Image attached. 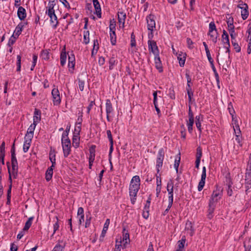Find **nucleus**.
I'll return each mask as SVG.
<instances>
[{
	"label": "nucleus",
	"instance_id": "46",
	"mask_svg": "<svg viewBox=\"0 0 251 251\" xmlns=\"http://www.w3.org/2000/svg\"><path fill=\"white\" fill-rule=\"evenodd\" d=\"M55 153L56 151L54 150H51L49 152V159L51 163H56V159H55Z\"/></svg>",
	"mask_w": 251,
	"mask_h": 251
},
{
	"label": "nucleus",
	"instance_id": "36",
	"mask_svg": "<svg viewBox=\"0 0 251 251\" xmlns=\"http://www.w3.org/2000/svg\"><path fill=\"white\" fill-rule=\"evenodd\" d=\"M244 7H242L241 14L243 20H246L249 16L248 5L247 4H243Z\"/></svg>",
	"mask_w": 251,
	"mask_h": 251
},
{
	"label": "nucleus",
	"instance_id": "3",
	"mask_svg": "<svg viewBox=\"0 0 251 251\" xmlns=\"http://www.w3.org/2000/svg\"><path fill=\"white\" fill-rule=\"evenodd\" d=\"M165 151L164 148H160L157 152L156 158V170L157 173H159L163 166L164 160Z\"/></svg>",
	"mask_w": 251,
	"mask_h": 251
},
{
	"label": "nucleus",
	"instance_id": "61",
	"mask_svg": "<svg viewBox=\"0 0 251 251\" xmlns=\"http://www.w3.org/2000/svg\"><path fill=\"white\" fill-rule=\"evenodd\" d=\"M116 22L114 19L110 20L109 24L110 31H116Z\"/></svg>",
	"mask_w": 251,
	"mask_h": 251
},
{
	"label": "nucleus",
	"instance_id": "54",
	"mask_svg": "<svg viewBox=\"0 0 251 251\" xmlns=\"http://www.w3.org/2000/svg\"><path fill=\"white\" fill-rule=\"evenodd\" d=\"M245 193L248 195L250 192L249 190L251 189V180H245Z\"/></svg>",
	"mask_w": 251,
	"mask_h": 251
},
{
	"label": "nucleus",
	"instance_id": "58",
	"mask_svg": "<svg viewBox=\"0 0 251 251\" xmlns=\"http://www.w3.org/2000/svg\"><path fill=\"white\" fill-rule=\"evenodd\" d=\"M156 180V187H162V181H161V174L156 172L155 174Z\"/></svg>",
	"mask_w": 251,
	"mask_h": 251
},
{
	"label": "nucleus",
	"instance_id": "41",
	"mask_svg": "<svg viewBox=\"0 0 251 251\" xmlns=\"http://www.w3.org/2000/svg\"><path fill=\"white\" fill-rule=\"evenodd\" d=\"M185 77L187 78V85L186 89H192L193 83L192 82L191 77L189 73L186 72L185 74Z\"/></svg>",
	"mask_w": 251,
	"mask_h": 251
},
{
	"label": "nucleus",
	"instance_id": "12",
	"mask_svg": "<svg viewBox=\"0 0 251 251\" xmlns=\"http://www.w3.org/2000/svg\"><path fill=\"white\" fill-rule=\"evenodd\" d=\"M122 233L123 239H122V242H123L122 248L126 249L127 247V244H129L130 242L129 234L128 230L125 227L123 228Z\"/></svg>",
	"mask_w": 251,
	"mask_h": 251
},
{
	"label": "nucleus",
	"instance_id": "47",
	"mask_svg": "<svg viewBox=\"0 0 251 251\" xmlns=\"http://www.w3.org/2000/svg\"><path fill=\"white\" fill-rule=\"evenodd\" d=\"M54 218L56 219V221L55 223L53 225V232L51 235V237H53L54 234L55 233L57 230L59 229V219L58 216H55Z\"/></svg>",
	"mask_w": 251,
	"mask_h": 251
},
{
	"label": "nucleus",
	"instance_id": "18",
	"mask_svg": "<svg viewBox=\"0 0 251 251\" xmlns=\"http://www.w3.org/2000/svg\"><path fill=\"white\" fill-rule=\"evenodd\" d=\"M236 128L238 129V131L236 132L235 128H234V132L235 133V141L239 144V146L241 148L243 146V139L241 136V131L238 125L236 126Z\"/></svg>",
	"mask_w": 251,
	"mask_h": 251
},
{
	"label": "nucleus",
	"instance_id": "37",
	"mask_svg": "<svg viewBox=\"0 0 251 251\" xmlns=\"http://www.w3.org/2000/svg\"><path fill=\"white\" fill-rule=\"evenodd\" d=\"M93 48L91 51V56L94 57L97 53L99 49V45L97 39L93 41Z\"/></svg>",
	"mask_w": 251,
	"mask_h": 251
},
{
	"label": "nucleus",
	"instance_id": "39",
	"mask_svg": "<svg viewBox=\"0 0 251 251\" xmlns=\"http://www.w3.org/2000/svg\"><path fill=\"white\" fill-rule=\"evenodd\" d=\"M115 31H109L110 42L113 46L116 45L117 42V37Z\"/></svg>",
	"mask_w": 251,
	"mask_h": 251
},
{
	"label": "nucleus",
	"instance_id": "62",
	"mask_svg": "<svg viewBox=\"0 0 251 251\" xmlns=\"http://www.w3.org/2000/svg\"><path fill=\"white\" fill-rule=\"evenodd\" d=\"M180 128L181 137L183 138V140H185L186 137V130L184 125L182 124V125H181Z\"/></svg>",
	"mask_w": 251,
	"mask_h": 251
},
{
	"label": "nucleus",
	"instance_id": "11",
	"mask_svg": "<svg viewBox=\"0 0 251 251\" xmlns=\"http://www.w3.org/2000/svg\"><path fill=\"white\" fill-rule=\"evenodd\" d=\"M63 155L65 158H67L71 153V140L66 141L61 143Z\"/></svg>",
	"mask_w": 251,
	"mask_h": 251
},
{
	"label": "nucleus",
	"instance_id": "56",
	"mask_svg": "<svg viewBox=\"0 0 251 251\" xmlns=\"http://www.w3.org/2000/svg\"><path fill=\"white\" fill-rule=\"evenodd\" d=\"M208 31H209V34L211 32H213V31H215V32L218 31L217 29L216 28L215 24L214 21L211 22L209 23Z\"/></svg>",
	"mask_w": 251,
	"mask_h": 251
},
{
	"label": "nucleus",
	"instance_id": "24",
	"mask_svg": "<svg viewBox=\"0 0 251 251\" xmlns=\"http://www.w3.org/2000/svg\"><path fill=\"white\" fill-rule=\"evenodd\" d=\"M50 49L42 50L41 51L40 56L42 60L48 61L50 59Z\"/></svg>",
	"mask_w": 251,
	"mask_h": 251
},
{
	"label": "nucleus",
	"instance_id": "55",
	"mask_svg": "<svg viewBox=\"0 0 251 251\" xmlns=\"http://www.w3.org/2000/svg\"><path fill=\"white\" fill-rule=\"evenodd\" d=\"M75 62H72V61H70V62H68V70L71 74H73L74 73L75 69Z\"/></svg>",
	"mask_w": 251,
	"mask_h": 251
},
{
	"label": "nucleus",
	"instance_id": "50",
	"mask_svg": "<svg viewBox=\"0 0 251 251\" xmlns=\"http://www.w3.org/2000/svg\"><path fill=\"white\" fill-rule=\"evenodd\" d=\"M53 171L51 170V169H48L45 173V178L47 181H49L51 179Z\"/></svg>",
	"mask_w": 251,
	"mask_h": 251
},
{
	"label": "nucleus",
	"instance_id": "16",
	"mask_svg": "<svg viewBox=\"0 0 251 251\" xmlns=\"http://www.w3.org/2000/svg\"><path fill=\"white\" fill-rule=\"evenodd\" d=\"M66 243L63 240H58L51 251H64Z\"/></svg>",
	"mask_w": 251,
	"mask_h": 251
},
{
	"label": "nucleus",
	"instance_id": "30",
	"mask_svg": "<svg viewBox=\"0 0 251 251\" xmlns=\"http://www.w3.org/2000/svg\"><path fill=\"white\" fill-rule=\"evenodd\" d=\"M60 64L62 67H63L66 64L67 59V53L66 51L65 46H64L63 49L62 50V51L60 53Z\"/></svg>",
	"mask_w": 251,
	"mask_h": 251
},
{
	"label": "nucleus",
	"instance_id": "17",
	"mask_svg": "<svg viewBox=\"0 0 251 251\" xmlns=\"http://www.w3.org/2000/svg\"><path fill=\"white\" fill-rule=\"evenodd\" d=\"M155 67L158 72L162 73L163 72V67L160 56H155L154 58Z\"/></svg>",
	"mask_w": 251,
	"mask_h": 251
},
{
	"label": "nucleus",
	"instance_id": "40",
	"mask_svg": "<svg viewBox=\"0 0 251 251\" xmlns=\"http://www.w3.org/2000/svg\"><path fill=\"white\" fill-rule=\"evenodd\" d=\"M186 241L185 237L184 236L182 237L180 240L177 242V249L176 251H182L184 248V244Z\"/></svg>",
	"mask_w": 251,
	"mask_h": 251
},
{
	"label": "nucleus",
	"instance_id": "19",
	"mask_svg": "<svg viewBox=\"0 0 251 251\" xmlns=\"http://www.w3.org/2000/svg\"><path fill=\"white\" fill-rule=\"evenodd\" d=\"M174 183L173 179H170L167 182V190L168 193V197H174Z\"/></svg>",
	"mask_w": 251,
	"mask_h": 251
},
{
	"label": "nucleus",
	"instance_id": "57",
	"mask_svg": "<svg viewBox=\"0 0 251 251\" xmlns=\"http://www.w3.org/2000/svg\"><path fill=\"white\" fill-rule=\"evenodd\" d=\"M151 201V194H150L146 201L144 209L146 210H150V204Z\"/></svg>",
	"mask_w": 251,
	"mask_h": 251
},
{
	"label": "nucleus",
	"instance_id": "45",
	"mask_svg": "<svg viewBox=\"0 0 251 251\" xmlns=\"http://www.w3.org/2000/svg\"><path fill=\"white\" fill-rule=\"evenodd\" d=\"M122 238L120 237L119 240L116 239L115 242V246L114 251H121V248L122 247Z\"/></svg>",
	"mask_w": 251,
	"mask_h": 251
},
{
	"label": "nucleus",
	"instance_id": "14",
	"mask_svg": "<svg viewBox=\"0 0 251 251\" xmlns=\"http://www.w3.org/2000/svg\"><path fill=\"white\" fill-rule=\"evenodd\" d=\"M27 24V22H20L16 27L13 35H15L16 37L18 38L20 35L21 34L24 26H25V25H26Z\"/></svg>",
	"mask_w": 251,
	"mask_h": 251
},
{
	"label": "nucleus",
	"instance_id": "20",
	"mask_svg": "<svg viewBox=\"0 0 251 251\" xmlns=\"http://www.w3.org/2000/svg\"><path fill=\"white\" fill-rule=\"evenodd\" d=\"M186 56V53L182 51L178 52L177 53V58L178 60L179 66L181 67H183L184 66Z\"/></svg>",
	"mask_w": 251,
	"mask_h": 251
},
{
	"label": "nucleus",
	"instance_id": "28",
	"mask_svg": "<svg viewBox=\"0 0 251 251\" xmlns=\"http://www.w3.org/2000/svg\"><path fill=\"white\" fill-rule=\"evenodd\" d=\"M108 63L109 64V69L110 70H112L114 69V66L117 65L118 64L117 56L114 54H112L109 59Z\"/></svg>",
	"mask_w": 251,
	"mask_h": 251
},
{
	"label": "nucleus",
	"instance_id": "1",
	"mask_svg": "<svg viewBox=\"0 0 251 251\" xmlns=\"http://www.w3.org/2000/svg\"><path fill=\"white\" fill-rule=\"evenodd\" d=\"M141 180L139 176L132 177L129 186V195L132 204L136 202L137 193L140 188Z\"/></svg>",
	"mask_w": 251,
	"mask_h": 251
},
{
	"label": "nucleus",
	"instance_id": "4",
	"mask_svg": "<svg viewBox=\"0 0 251 251\" xmlns=\"http://www.w3.org/2000/svg\"><path fill=\"white\" fill-rule=\"evenodd\" d=\"M105 111L107 121L111 122L113 121L114 110L112 103L109 99L105 100Z\"/></svg>",
	"mask_w": 251,
	"mask_h": 251
},
{
	"label": "nucleus",
	"instance_id": "15",
	"mask_svg": "<svg viewBox=\"0 0 251 251\" xmlns=\"http://www.w3.org/2000/svg\"><path fill=\"white\" fill-rule=\"evenodd\" d=\"M195 120L196 127L199 131L200 134H201L202 130V128L201 127V122H203V116L202 114L197 115L195 117Z\"/></svg>",
	"mask_w": 251,
	"mask_h": 251
},
{
	"label": "nucleus",
	"instance_id": "42",
	"mask_svg": "<svg viewBox=\"0 0 251 251\" xmlns=\"http://www.w3.org/2000/svg\"><path fill=\"white\" fill-rule=\"evenodd\" d=\"M34 219V217L32 216L28 218L27 221L25 222V225L23 228V230L27 231L32 225V221Z\"/></svg>",
	"mask_w": 251,
	"mask_h": 251
},
{
	"label": "nucleus",
	"instance_id": "44",
	"mask_svg": "<svg viewBox=\"0 0 251 251\" xmlns=\"http://www.w3.org/2000/svg\"><path fill=\"white\" fill-rule=\"evenodd\" d=\"M208 35L209 36H210L212 42L214 43L215 44L217 42L218 37V31H217V32L213 31V32H211L210 34H209V31H208Z\"/></svg>",
	"mask_w": 251,
	"mask_h": 251
},
{
	"label": "nucleus",
	"instance_id": "64",
	"mask_svg": "<svg viewBox=\"0 0 251 251\" xmlns=\"http://www.w3.org/2000/svg\"><path fill=\"white\" fill-rule=\"evenodd\" d=\"M245 180H251V170L246 169Z\"/></svg>",
	"mask_w": 251,
	"mask_h": 251
},
{
	"label": "nucleus",
	"instance_id": "8",
	"mask_svg": "<svg viewBox=\"0 0 251 251\" xmlns=\"http://www.w3.org/2000/svg\"><path fill=\"white\" fill-rule=\"evenodd\" d=\"M148 45L150 52H152L154 56L159 55V50L156 41L149 39L148 41Z\"/></svg>",
	"mask_w": 251,
	"mask_h": 251
},
{
	"label": "nucleus",
	"instance_id": "2",
	"mask_svg": "<svg viewBox=\"0 0 251 251\" xmlns=\"http://www.w3.org/2000/svg\"><path fill=\"white\" fill-rule=\"evenodd\" d=\"M148 30L150 31L148 33V38L152 39L153 37V31L155 28V16L150 14L146 17Z\"/></svg>",
	"mask_w": 251,
	"mask_h": 251
},
{
	"label": "nucleus",
	"instance_id": "6",
	"mask_svg": "<svg viewBox=\"0 0 251 251\" xmlns=\"http://www.w3.org/2000/svg\"><path fill=\"white\" fill-rule=\"evenodd\" d=\"M222 196V190L220 191L217 188L214 190L209 201V203L216 205L217 202L220 201Z\"/></svg>",
	"mask_w": 251,
	"mask_h": 251
},
{
	"label": "nucleus",
	"instance_id": "59",
	"mask_svg": "<svg viewBox=\"0 0 251 251\" xmlns=\"http://www.w3.org/2000/svg\"><path fill=\"white\" fill-rule=\"evenodd\" d=\"M18 38L16 37L15 35H12L8 40V42L7 44V46H12L15 43L16 40Z\"/></svg>",
	"mask_w": 251,
	"mask_h": 251
},
{
	"label": "nucleus",
	"instance_id": "5",
	"mask_svg": "<svg viewBox=\"0 0 251 251\" xmlns=\"http://www.w3.org/2000/svg\"><path fill=\"white\" fill-rule=\"evenodd\" d=\"M51 93L52 103L54 106H59L61 102V96L57 87H55V85Z\"/></svg>",
	"mask_w": 251,
	"mask_h": 251
},
{
	"label": "nucleus",
	"instance_id": "31",
	"mask_svg": "<svg viewBox=\"0 0 251 251\" xmlns=\"http://www.w3.org/2000/svg\"><path fill=\"white\" fill-rule=\"evenodd\" d=\"M32 139L25 137L23 145V151L24 152H27L28 151L31 145Z\"/></svg>",
	"mask_w": 251,
	"mask_h": 251
},
{
	"label": "nucleus",
	"instance_id": "21",
	"mask_svg": "<svg viewBox=\"0 0 251 251\" xmlns=\"http://www.w3.org/2000/svg\"><path fill=\"white\" fill-rule=\"evenodd\" d=\"M96 146L95 145H91L89 149V162L94 163L95 159V152H96Z\"/></svg>",
	"mask_w": 251,
	"mask_h": 251
},
{
	"label": "nucleus",
	"instance_id": "52",
	"mask_svg": "<svg viewBox=\"0 0 251 251\" xmlns=\"http://www.w3.org/2000/svg\"><path fill=\"white\" fill-rule=\"evenodd\" d=\"M168 95L172 100H175L176 99V95L173 86H171L169 89Z\"/></svg>",
	"mask_w": 251,
	"mask_h": 251
},
{
	"label": "nucleus",
	"instance_id": "27",
	"mask_svg": "<svg viewBox=\"0 0 251 251\" xmlns=\"http://www.w3.org/2000/svg\"><path fill=\"white\" fill-rule=\"evenodd\" d=\"M41 119V111L37 108L34 109L33 115V123L37 125Z\"/></svg>",
	"mask_w": 251,
	"mask_h": 251
},
{
	"label": "nucleus",
	"instance_id": "34",
	"mask_svg": "<svg viewBox=\"0 0 251 251\" xmlns=\"http://www.w3.org/2000/svg\"><path fill=\"white\" fill-rule=\"evenodd\" d=\"M222 41L224 44V46L230 44L228 34L225 29H224L223 31V34L222 35Z\"/></svg>",
	"mask_w": 251,
	"mask_h": 251
},
{
	"label": "nucleus",
	"instance_id": "51",
	"mask_svg": "<svg viewBox=\"0 0 251 251\" xmlns=\"http://www.w3.org/2000/svg\"><path fill=\"white\" fill-rule=\"evenodd\" d=\"M180 153L178 154V155L177 156V157L176 158L174 163V168L176 169V173H178V167L180 164Z\"/></svg>",
	"mask_w": 251,
	"mask_h": 251
},
{
	"label": "nucleus",
	"instance_id": "48",
	"mask_svg": "<svg viewBox=\"0 0 251 251\" xmlns=\"http://www.w3.org/2000/svg\"><path fill=\"white\" fill-rule=\"evenodd\" d=\"M186 122L188 131L189 133L191 134L193 132V125L194 124L195 120H187Z\"/></svg>",
	"mask_w": 251,
	"mask_h": 251
},
{
	"label": "nucleus",
	"instance_id": "10",
	"mask_svg": "<svg viewBox=\"0 0 251 251\" xmlns=\"http://www.w3.org/2000/svg\"><path fill=\"white\" fill-rule=\"evenodd\" d=\"M11 162L12 170V175L14 178L18 176V163L15 155H11Z\"/></svg>",
	"mask_w": 251,
	"mask_h": 251
},
{
	"label": "nucleus",
	"instance_id": "53",
	"mask_svg": "<svg viewBox=\"0 0 251 251\" xmlns=\"http://www.w3.org/2000/svg\"><path fill=\"white\" fill-rule=\"evenodd\" d=\"M21 58L22 56L21 54L17 56L16 66L17 72H20L21 70Z\"/></svg>",
	"mask_w": 251,
	"mask_h": 251
},
{
	"label": "nucleus",
	"instance_id": "35",
	"mask_svg": "<svg viewBox=\"0 0 251 251\" xmlns=\"http://www.w3.org/2000/svg\"><path fill=\"white\" fill-rule=\"evenodd\" d=\"M186 90L188 95L189 105L191 106L193 102L195 101V100L193 99L194 91L192 89H186Z\"/></svg>",
	"mask_w": 251,
	"mask_h": 251
},
{
	"label": "nucleus",
	"instance_id": "29",
	"mask_svg": "<svg viewBox=\"0 0 251 251\" xmlns=\"http://www.w3.org/2000/svg\"><path fill=\"white\" fill-rule=\"evenodd\" d=\"M17 16L20 20H24L26 17V12L25 8L19 7L17 11Z\"/></svg>",
	"mask_w": 251,
	"mask_h": 251
},
{
	"label": "nucleus",
	"instance_id": "63",
	"mask_svg": "<svg viewBox=\"0 0 251 251\" xmlns=\"http://www.w3.org/2000/svg\"><path fill=\"white\" fill-rule=\"evenodd\" d=\"M55 5H56L55 1H53L52 0H49L48 6V7H47L46 10H54V7Z\"/></svg>",
	"mask_w": 251,
	"mask_h": 251
},
{
	"label": "nucleus",
	"instance_id": "23",
	"mask_svg": "<svg viewBox=\"0 0 251 251\" xmlns=\"http://www.w3.org/2000/svg\"><path fill=\"white\" fill-rule=\"evenodd\" d=\"M93 5L95 9V14L99 18L101 17V7L98 0H93Z\"/></svg>",
	"mask_w": 251,
	"mask_h": 251
},
{
	"label": "nucleus",
	"instance_id": "25",
	"mask_svg": "<svg viewBox=\"0 0 251 251\" xmlns=\"http://www.w3.org/2000/svg\"><path fill=\"white\" fill-rule=\"evenodd\" d=\"M37 124L33 123L28 128L26 133L25 137L32 139L33 137L34 131Z\"/></svg>",
	"mask_w": 251,
	"mask_h": 251
},
{
	"label": "nucleus",
	"instance_id": "49",
	"mask_svg": "<svg viewBox=\"0 0 251 251\" xmlns=\"http://www.w3.org/2000/svg\"><path fill=\"white\" fill-rule=\"evenodd\" d=\"M89 31L88 30L84 31L83 32V43L85 45L89 43Z\"/></svg>",
	"mask_w": 251,
	"mask_h": 251
},
{
	"label": "nucleus",
	"instance_id": "32",
	"mask_svg": "<svg viewBox=\"0 0 251 251\" xmlns=\"http://www.w3.org/2000/svg\"><path fill=\"white\" fill-rule=\"evenodd\" d=\"M225 178V182L227 185L233 184L232 178H231L230 173L227 169V171L223 174Z\"/></svg>",
	"mask_w": 251,
	"mask_h": 251
},
{
	"label": "nucleus",
	"instance_id": "22",
	"mask_svg": "<svg viewBox=\"0 0 251 251\" xmlns=\"http://www.w3.org/2000/svg\"><path fill=\"white\" fill-rule=\"evenodd\" d=\"M185 230L188 232L190 236L194 234V228L192 222L187 220L185 224Z\"/></svg>",
	"mask_w": 251,
	"mask_h": 251
},
{
	"label": "nucleus",
	"instance_id": "33",
	"mask_svg": "<svg viewBox=\"0 0 251 251\" xmlns=\"http://www.w3.org/2000/svg\"><path fill=\"white\" fill-rule=\"evenodd\" d=\"M216 205L208 203V208L207 210V217L209 219H211L213 217V213L215 209Z\"/></svg>",
	"mask_w": 251,
	"mask_h": 251
},
{
	"label": "nucleus",
	"instance_id": "26",
	"mask_svg": "<svg viewBox=\"0 0 251 251\" xmlns=\"http://www.w3.org/2000/svg\"><path fill=\"white\" fill-rule=\"evenodd\" d=\"M109 224H110V219H107L105 222L101 235L100 237V241H103V238L105 237L106 233L107 232V230L108 228Z\"/></svg>",
	"mask_w": 251,
	"mask_h": 251
},
{
	"label": "nucleus",
	"instance_id": "7",
	"mask_svg": "<svg viewBox=\"0 0 251 251\" xmlns=\"http://www.w3.org/2000/svg\"><path fill=\"white\" fill-rule=\"evenodd\" d=\"M117 19L119 25H122V27L124 28L125 27V24L126 18V14L125 10L123 8L118 9Z\"/></svg>",
	"mask_w": 251,
	"mask_h": 251
},
{
	"label": "nucleus",
	"instance_id": "13",
	"mask_svg": "<svg viewBox=\"0 0 251 251\" xmlns=\"http://www.w3.org/2000/svg\"><path fill=\"white\" fill-rule=\"evenodd\" d=\"M130 45L131 48V53L135 54L138 53L139 55L140 53L138 51V47L136 46V42L135 40V35L134 32H132L130 35Z\"/></svg>",
	"mask_w": 251,
	"mask_h": 251
},
{
	"label": "nucleus",
	"instance_id": "60",
	"mask_svg": "<svg viewBox=\"0 0 251 251\" xmlns=\"http://www.w3.org/2000/svg\"><path fill=\"white\" fill-rule=\"evenodd\" d=\"M197 152L196 154V159H198L201 160V157L202 156V149L201 147H198L197 148Z\"/></svg>",
	"mask_w": 251,
	"mask_h": 251
},
{
	"label": "nucleus",
	"instance_id": "43",
	"mask_svg": "<svg viewBox=\"0 0 251 251\" xmlns=\"http://www.w3.org/2000/svg\"><path fill=\"white\" fill-rule=\"evenodd\" d=\"M227 109H228V112H229V114H230V115L232 117V120L234 121V119L236 118V117H235V110H234V109L233 108L232 104V103L231 102L228 103V108Z\"/></svg>",
	"mask_w": 251,
	"mask_h": 251
},
{
	"label": "nucleus",
	"instance_id": "38",
	"mask_svg": "<svg viewBox=\"0 0 251 251\" xmlns=\"http://www.w3.org/2000/svg\"><path fill=\"white\" fill-rule=\"evenodd\" d=\"M80 136L74 135L72 138V144L75 149L79 147L80 144Z\"/></svg>",
	"mask_w": 251,
	"mask_h": 251
},
{
	"label": "nucleus",
	"instance_id": "9",
	"mask_svg": "<svg viewBox=\"0 0 251 251\" xmlns=\"http://www.w3.org/2000/svg\"><path fill=\"white\" fill-rule=\"evenodd\" d=\"M46 14L50 19V24H53V27L56 28L59 25L57 17L55 13V10H46Z\"/></svg>",
	"mask_w": 251,
	"mask_h": 251
}]
</instances>
